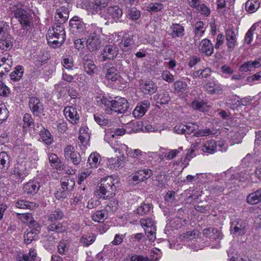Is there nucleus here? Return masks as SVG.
I'll return each instance as SVG.
<instances>
[{"mask_svg": "<svg viewBox=\"0 0 261 261\" xmlns=\"http://www.w3.org/2000/svg\"><path fill=\"white\" fill-rule=\"evenodd\" d=\"M9 111L6 108V106L1 105L0 106V124L3 123L8 117Z\"/></svg>", "mask_w": 261, "mask_h": 261, "instance_id": "obj_56", "label": "nucleus"}, {"mask_svg": "<svg viewBox=\"0 0 261 261\" xmlns=\"http://www.w3.org/2000/svg\"><path fill=\"white\" fill-rule=\"evenodd\" d=\"M38 236L35 234L33 231L28 229L24 235V242L27 244H30L33 240L37 239Z\"/></svg>", "mask_w": 261, "mask_h": 261, "instance_id": "obj_49", "label": "nucleus"}, {"mask_svg": "<svg viewBox=\"0 0 261 261\" xmlns=\"http://www.w3.org/2000/svg\"><path fill=\"white\" fill-rule=\"evenodd\" d=\"M11 175H15L16 178H23L26 175L22 169H20L18 166H15L10 171Z\"/></svg>", "mask_w": 261, "mask_h": 261, "instance_id": "obj_53", "label": "nucleus"}, {"mask_svg": "<svg viewBox=\"0 0 261 261\" xmlns=\"http://www.w3.org/2000/svg\"><path fill=\"white\" fill-rule=\"evenodd\" d=\"M191 106L194 110H198L201 112H204L208 110V106L204 100L193 101L192 102Z\"/></svg>", "mask_w": 261, "mask_h": 261, "instance_id": "obj_35", "label": "nucleus"}, {"mask_svg": "<svg viewBox=\"0 0 261 261\" xmlns=\"http://www.w3.org/2000/svg\"><path fill=\"white\" fill-rule=\"evenodd\" d=\"M145 234L148 237V239L151 241L153 242L156 237H155V227H152L150 229L149 228H145L144 229Z\"/></svg>", "mask_w": 261, "mask_h": 261, "instance_id": "obj_61", "label": "nucleus"}, {"mask_svg": "<svg viewBox=\"0 0 261 261\" xmlns=\"http://www.w3.org/2000/svg\"><path fill=\"white\" fill-rule=\"evenodd\" d=\"M92 32L87 40V46L90 51H94L100 47V34L102 33V29L95 25H92Z\"/></svg>", "mask_w": 261, "mask_h": 261, "instance_id": "obj_3", "label": "nucleus"}, {"mask_svg": "<svg viewBox=\"0 0 261 261\" xmlns=\"http://www.w3.org/2000/svg\"><path fill=\"white\" fill-rule=\"evenodd\" d=\"M60 38L58 35H56L55 34L51 35L49 32H47L46 34L48 43L53 48H57L61 46L65 41V40L61 41L60 39L59 40Z\"/></svg>", "mask_w": 261, "mask_h": 261, "instance_id": "obj_26", "label": "nucleus"}, {"mask_svg": "<svg viewBox=\"0 0 261 261\" xmlns=\"http://www.w3.org/2000/svg\"><path fill=\"white\" fill-rule=\"evenodd\" d=\"M62 189L68 192L71 190L74 186V180L70 177L63 178L61 180Z\"/></svg>", "mask_w": 261, "mask_h": 261, "instance_id": "obj_32", "label": "nucleus"}, {"mask_svg": "<svg viewBox=\"0 0 261 261\" xmlns=\"http://www.w3.org/2000/svg\"><path fill=\"white\" fill-rule=\"evenodd\" d=\"M174 89L177 92L184 93L187 92L188 86L185 82L177 81L173 84Z\"/></svg>", "mask_w": 261, "mask_h": 261, "instance_id": "obj_42", "label": "nucleus"}, {"mask_svg": "<svg viewBox=\"0 0 261 261\" xmlns=\"http://www.w3.org/2000/svg\"><path fill=\"white\" fill-rule=\"evenodd\" d=\"M197 231H188L186 232L181 233L179 237V239L181 240H191L195 238L196 235L197 234Z\"/></svg>", "mask_w": 261, "mask_h": 261, "instance_id": "obj_51", "label": "nucleus"}, {"mask_svg": "<svg viewBox=\"0 0 261 261\" xmlns=\"http://www.w3.org/2000/svg\"><path fill=\"white\" fill-rule=\"evenodd\" d=\"M13 61L12 56L9 54H5L0 58V79H2L11 69Z\"/></svg>", "mask_w": 261, "mask_h": 261, "instance_id": "obj_10", "label": "nucleus"}, {"mask_svg": "<svg viewBox=\"0 0 261 261\" xmlns=\"http://www.w3.org/2000/svg\"><path fill=\"white\" fill-rule=\"evenodd\" d=\"M154 100L161 105L167 104L170 100V97L168 92H165L156 94L153 96Z\"/></svg>", "mask_w": 261, "mask_h": 261, "instance_id": "obj_30", "label": "nucleus"}, {"mask_svg": "<svg viewBox=\"0 0 261 261\" xmlns=\"http://www.w3.org/2000/svg\"><path fill=\"white\" fill-rule=\"evenodd\" d=\"M214 46L211 41L207 39H203L199 44V51L206 56H211L214 53Z\"/></svg>", "mask_w": 261, "mask_h": 261, "instance_id": "obj_15", "label": "nucleus"}, {"mask_svg": "<svg viewBox=\"0 0 261 261\" xmlns=\"http://www.w3.org/2000/svg\"><path fill=\"white\" fill-rule=\"evenodd\" d=\"M70 29L72 32L82 33L85 29V23L83 19L77 16H73L69 21Z\"/></svg>", "mask_w": 261, "mask_h": 261, "instance_id": "obj_14", "label": "nucleus"}, {"mask_svg": "<svg viewBox=\"0 0 261 261\" xmlns=\"http://www.w3.org/2000/svg\"><path fill=\"white\" fill-rule=\"evenodd\" d=\"M133 44L134 41L132 36H127L123 38L119 45L123 52H126L133 48Z\"/></svg>", "mask_w": 261, "mask_h": 261, "instance_id": "obj_28", "label": "nucleus"}, {"mask_svg": "<svg viewBox=\"0 0 261 261\" xmlns=\"http://www.w3.org/2000/svg\"><path fill=\"white\" fill-rule=\"evenodd\" d=\"M119 48L115 44H109L104 46L101 51L102 60H112L116 58L118 54Z\"/></svg>", "mask_w": 261, "mask_h": 261, "instance_id": "obj_9", "label": "nucleus"}, {"mask_svg": "<svg viewBox=\"0 0 261 261\" xmlns=\"http://www.w3.org/2000/svg\"><path fill=\"white\" fill-rule=\"evenodd\" d=\"M49 231L60 233L65 231V228L61 223H52L48 226Z\"/></svg>", "mask_w": 261, "mask_h": 261, "instance_id": "obj_50", "label": "nucleus"}, {"mask_svg": "<svg viewBox=\"0 0 261 261\" xmlns=\"http://www.w3.org/2000/svg\"><path fill=\"white\" fill-rule=\"evenodd\" d=\"M204 88L205 91L210 94H219L222 90L221 85L215 81L208 82Z\"/></svg>", "mask_w": 261, "mask_h": 261, "instance_id": "obj_19", "label": "nucleus"}, {"mask_svg": "<svg viewBox=\"0 0 261 261\" xmlns=\"http://www.w3.org/2000/svg\"><path fill=\"white\" fill-rule=\"evenodd\" d=\"M40 136L42 141L46 144L50 145L53 142V137L50 132L43 128L40 132Z\"/></svg>", "mask_w": 261, "mask_h": 261, "instance_id": "obj_36", "label": "nucleus"}, {"mask_svg": "<svg viewBox=\"0 0 261 261\" xmlns=\"http://www.w3.org/2000/svg\"><path fill=\"white\" fill-rule=\"evenodd\" d=\"M48 160L51 167L56 168L57 170H62L64 169V164L61 162L60 159L55 153L49 154Z\"/></svg>", "mask_w": 261, "mask_h": 261, "instance_id": "obj_27", "label": "nucleus"}, {"mask_svg": "<svg viewBox=\"0 0 261 261\" xmlns=\"http://www.w3.org/2000/svg\"><path fill=\"white\" fill-rule=\"evenodd\" d=\"M247 202L250 204H255L260 202V198H259L258 193L257 190L255 192L250 194L247 198Z\"/></svg>", "mask_w": 261, "mask_h": 261, "instance_id": "obj_47", "label": "nucleus"}, {"mask_svg": "<svg viewBox=\"0 0 261 261\" xmlns=\"http://www.w3.org/2000/svg\"><path fill=\"white\" fill-rule=\"evenodd\" d=\"M107 13L109 17L114 19L115 21H121L123 12L122 9L118 5L109 7L107 8Z\"/></svg>", "mask_w": 261, "mask_h": 261, "instance_id": "obj_18", "label": "nucleus"}, {"mask_svg": "<svg viewBox=\"0 0 261 261\" xmlns=\"http://www.w3.org/2000/svg\"><path fill=\"white\" fill-rule=\"evenodd\" d=\"M168 33L172 38H181L185 35V29L179 23H172L169 28Z\"/></svg>", "mask_w": 261, "mask_h": 261, "instance_id": "obj_16", "label": "nucleus"}, {"mask_svg": "<svg viewBox=\"0 0 261 261\" xmlns=\"http://www.w3.org/2000/svg\"><path fill=\"white\" fill-rule=\"evenodd\" d=\"M150 106V102L148 100H143L139 102L133 112V114L135 118L143 117Z\"/></svg>", "mask_w": 261, "mask_h": 261, "instance_id": "obj_13", "label": "nucleus"}, {"mask_svg": "<svg viewBox=\"0 0 261 261\" xmlns=\"http://www.w3.org/2000/svg\"><path fill=\"white\" fill-rule=\"evenodd\" d=\"M64 114L67 120L72 124H77L80 119V116L76 109L72 106L66 107L64 110Z\"/></svg>", "mask_w": 261, "mask_h": 261, "instance_id": "obj_11", "label": "nucleus"}, {"mask_svg": "<svg viewBox=\"0 0 261 261\" xmlns=\"http://www.w3.org/2000/svg\"><path fill=\"white\" fill-rule=\"evenodd\" d=\"M259 7V3L256 0H248L246 3V9L249 13L255 12Z\"/></svg>", "mask_w": 261, "mask_h": 261, "instance_id": "obj_43", "label": "nucleus"}, {"mask_svg": "<svg viewBox=\"0 0 261 261\" xmlns=\"http://www.w3.org/2000/svg\"><path fill=\"white\" fill-rule=\"evenodd\" d=\"M163 8V5L161 3H155L150 4L147 7V10L151 12H158Z\"/></svg>", "mask_w": 261, "mask_h": 261, "instance_id": "obj_57", "label": "nucleus"}, {"mask_svg": "<svg viewBox=\"0 0 261 261\" xmlns=\"http://www.w3.org/2000/svg\"><path fill=\"white\" fill-rule=\"evenodd\" d=\"M76 152L74 147L71 145L66 146L64 149V156L67 160H69V158Z\"/></svg>", "mask_w": 261, "mask_h": 261, "instance_id": "obj_59", "label": "nucleus"}, {"mask_svg": "<svg viewBox=\"0 0 261 261\" xmlns=\"http://www.w3.org/2000/svg\"><path fill=\"white\" fill-rule=\"evenodd\" d=\"M64 217V213L60 209L53 211L48 216V220L52 222L61 220Z\"/></svg>", "mask_w": 261, "mask_h": 261, "instance_id": "obj_40", "label": "nucleus"}, {"mask_svg": "<svg viewBox=\"0 0 261 261\" xmlns=\"http://www.w3.org/2000/svg\"><path fill=\"white\" fill-rule=\"evenodd\" d=\"M110 2L111 0H93L90 3L85 1L82 3L81 8L93 12L106 7Z\"/></svg>", "mask_w": 261, "mask_h": 261, "instance_id": "obj_6", "label": "nucleus"}, {"mask_svg": "<svg viewBox=\"0 0 261 261\" xmlns=\"http://www.w3.org/2000/svg\"><path fill=\"white\" fill-rule=\"evenodd\" d=\"M106 211V210H99L96 211L92 216V220L97 222H100L101 220L103 221L107 214Z\"/></svg>", "mask_w": 261, "mask_h": 261, "instance_id": "obj_48", "label": "nucleus"}, {"mask_svg": "<svg viewBox=\"0 0 261 261\" xmlns=\"http://www.w3.org/2000/svg\"><path fill=\"white\" fill-rule=\"evenodd\" d=\"M151 253L153 254H157V253L154 251H153ZM158 259V257H155L154 255H151L149 257H148L147 256L135 254L132 255L130 258L131 261H157Z\"/></svg>", "mask_w": 261, "mask_h": 261, "instance_id": "obj_34", "label": "nucleus"}, {"mask_svg": "<svg viewBox=\"0 0 261 261\" xmlns=\"http://www.w3.org/2000/svg\"><path fill=\"white\" fill-rule=\"evenodd\" d=\"M23 73V67L20 65H18L15 67L14 70L10 73V76L11 80L15 82L18 81L22 77Z\"/></svg>", "mask_w": 261, "mask_h": 261, "instance_id": "obj_33", "label": "nucleus"}, {"mask_svg": "<svg viewBox=\"0 0 261 261\" xmlns=\"http://www.w3.org/2000/svg\"><path fill=\"white\" fill-rule=\"evenodd\" d=\"M248 223L245 220L234 218L231 220V229L233 233L238 236H243L246 233Z\"/></svg>", "mask_w": 261, "mask_h": 261, "instance_id": "obj_5", "label": "nucleus"}, {"mask_svg": "<svg viewBox=\"0 0 261 261\" xmlns=\"http://www.w3.org/2000/svg\"><path fill=\"white\" fill-rule=\"evenodd\" d=\"M216 142L213 140H207L201 146V150L204 153L213 154L217 150Z\"/></svg>", "mask_w": 261, "mask_h": 261, "instance_id": "obj_25", "label": "nucleus"}, {"mask_svg": "<svg viewBox=\"0 0 261 261\" xmlns=\"http://www.w3.org/2000/svg\"><path fill=\"white\" fill-rule=\"evenodd\" d=\"M100 155L97 152H93L90 155L88 164H89L90 168H96L100 162Z\"/></svg>", "mask_w": 261, "mask_h": 261, "instance_id": "obj_37", "label": "nucleus"}, {"mask_svg": "<svg viewBox=\"0 0 261 261\" xmlns=\"http://www.w3.org/2000/svg\"><path fill=\"white\" fill-rule=\"evenodd\" d=\"M15 206L19 208L33 210L38 207V205L34 202H29L25 200H18L16 202Z\"/></svg>", "mask_w": 261, "mask_h": 261, "instance_id": "obj_31", "label": "nucleus"}, {"mask_svg": "<svg viewBox=\"0 0 261 261\" xmlns=\"http://www.w3.org/2000/svg\"><path fill=\"white\" fill-rule=\"evenodd\" d=\"M73 164L75 166L80 165L82 162V157L78 152H75L69 158Z\"/></svg>", "mask_w": 261, "mask_h": 261, "instance_id": "obj_62", "label": "nucleus"}, {"mask_svg": "<svg viewBox=\"0 0 261 261\" xmlns=\"http://www.w3.org/2000/svg\"><path fill=\"white\" fill-rule=\"evenodd\" d=\"M140 88L145 94L151 95L157 90V86L152 81H142L140 84Z\"/></svg>", "mask_w": 261, "mask_h": 261, "instance_id": "obj_17", "label": "nucleus"}, {"mask_svg": "<svg viewBox=\"0 0 261 261\" xmlns=\"http://www.w3.org/2000/svg\"><path fill=\"white\" fill-rule=\"evenodd\" d=\"M136 173L139 174L143 178V180L148 179L153 175L152 170L149 169H143L138 170Z\"/></svg>", "mask_w": 261, "mask_h": 261, "instance_id": "obj_54", "label": "nucleus"}, {"mask_svg": "<svg viewBox=\"0 0 261 261\" xmlns=\"http://www.w3.org/2000/svg\"><path fill=\"white\" fill-rule=\"evenodd\" d=\"M203 22L201 21H199L196 23L194 30L195 40L199 39V38L203 34L204 31L202 30L203 28Z\"/></svg>", "mask_w": 261, "mask_h": 261, "instance_id": "obj_45", "label": "nucleus"}, {"mask_svg": "<svg viewBox=\"0 0 261 261\" xmlns=\"http://www.w3.org/2000/svg\"><path fill=\"white\" fill-rule=\"evenodd\" d=\"M12 11L14 13L15 17L18 19L19 21L23 27H27L30 25L32 22V16L30 12L17 7Z\"/></svg>", "mask_w": 261, "mask_h": 261, "instance_id": "obj_7", "label": "nucleus"}, {"mask_svg": "<svg viewBox=\"0 0 261 261\" xmlns=\"http://www.w3.org/2000/svg\"><path fill=\"white\" fill-rule=\"evenodd\" d=\"M10 157L5 151L0 152V169L2 171L7 170L9 166Z\"/></svg>", "mask_w": 261, "mask_h": 261, "instance_id": "obj_29", "label": "nucleus"}, {"mask_svg": "<svg viewBox=\"0 0 261 261\" xmlns=\"http://www.w3.org/2000/svg\"><path fill=\"white\" fill-rule=\"evenodd\" d=\"M203 235L211 240H220L222 236L220 231L214 228L210 227L205 228L203 230Z\"/></svg>", "mask_w": 261, "mask_h": 261, "instance_id": "obj_24", "label": "nucleus"}, {"mask_svg": "<svg viewBox=\"0 0 261 261\" xmlns=\"http://www.w3.org/2000/svg\"><path fill=\"white\" fill-rule=\"evenodd\" d=\"M129 108V103L127 99L120 97L117 99L112 100L111 109H106V112L108 114H112V111L122 114L127 111Z\"/></svg>", "mask_w": 261, "mask_h": 261, "instance_id": "obj_4", "label": "nucleus"}, {"mask_svg": "<svg viewBox=\"0 0 261 261\" xmlns=\"http://www.w3.org/2000/svg\"><path fill=\"white\" fill-rule=\"evenodd\" d=\"M182 150V147H180L176 149H171L165 155V158L167 160H171L174 159L178 153H179Z\"/></svg>", "mask_w": 261, "mask_h": 261, "instance_id": "obj_55", "label": "nucleus"}, {"mask_svg": "<svg viewBox=\"0 0 261 261\" xmlns=\"http://www.w3.org/2000/svg\"><path fill=\"white\" fill-rule=\"evenodd\" d=\"M91 172V170L87 168L79 174L77 180L78 184H81L82 182L90 175Z\"/></svg>", "mask_w": 261, "mask_h": 261, "instance_id": "obj_63", "label": "nucleus"}, {"mask_svg": "<svg viewBox=\"0 0 261 261\" xmlns=\"http://www.w3.org/2000/svg\"><path fill=\"white\" fill-rule=\"evenodd\" d=\"M13 38L11 36L5 37L0 39V48L2 49L7 50L10 49L13 46Z\"/></svg>", "mask_w": 261, "mask_h": 261, "instance_id": "obj_38", "label": "nucleus"}, {"mask_svg": "<svg viewBox=\"0 0 261 261\" xmlns=\"http://www.w3.org/2000/svg\"><path fill=\"white\" fill-rule=\"evenodd\" d=\"M127 15L128 18L132 20H138L141 16L140 11L136 8H129L127 10Z\"/></svg>", "mask_w": 261, "mask_h": 261, "instance_id": "obj_44", "label": "nucleus"}, {"mask_svg": "<svg viewBox=\"0 0 261 261\" xmlns=\"http://www.w3.org/2000/svg\"><path fill=\"white\" fill-rule=\"evenodd\" d=\"M120 63L119 61H117L114 62H107L104 64L102 71L107 80L114 82L117 81H120L121 76L119 71L123 70L121 67H118Z\"/></svg>", "mask_w": 261, "mask_h": 261, "instance_id": "obj_2", "label": "nucleus"}, {"mask_svg": "<svg viewBox=\"0 0 261 261\" xmlns=\"http://www.w3.org/2000/svg\"><path fill=\"white\" fill-rule=\"evenodd\" d=\"M96 236L94 234H84L81 237L80 242L84 246L88 247L94 242Z\"/></svg>", "mask_w": 261, "mask_h": 261, "instance_id": "obj_39", "label": "nucleus"}, {"mask_svg": "<svg viewBox=\"0 0 261 261\" xmlns=\"http://www.w3.org/2000/svg\"><path fill=\"white\" fill-rule=\"evenodd\" d=\"M63 23L60 22L56 23L53 26L52 29H49L48 32L49 34H51V35L55 34L56 35H58L60 37L59 40L60 39L61 41L65 40L66 34Z\"/></svg>", "mask_w": 261, "mask_h": 261, "instance_id": "obj_20", "label": "nucleus"}, {"mask_svg": "<svg viewBox=\"0 0 261 261\" xmlns=\"http://www.w3.org/2000/svg\"><path fill=\"white\" fill-rule=\"evenodd\" d=\"M23 120L24 122L23 127L24 128L31 126L33 123V119L31 115L28 113H26L24 115Z\"/></svg>", "mask_w": 261, "mask_h": 261, "instance_id": "obj_64", "label": "nucleus"}, {"mask_svg": "<svg viewBox=\"0 0 261 261\" xmlns=\"http://www.w3.org/2000/svg\"><path fill=\"white\" fill-rule=\"evenodd\" d=\"M152 208V205L151 204L143 203L138 206L136 210V213L141 216L146 215L150 212Z\"/></svg>", "mask_w": 261, "mask_h": 261, "instance_id": "obj_41", "label": "nucleus"}, {"mask_svg": "<svg viewBox=\"0 0 261 261\" xmlns=\"http://www.w3.org/2000/svg\"><path fill=\"white\" fill-rule=\"evenodd\" d=\"M29 229L33 231L35 234H37L38 236L41 230V225L35 220L31 221Z\"/></svg>", "mask_w": 261, "mask_h": 261, "instance_id": "obj_58", "label": "nucleus"}, {"mask_svg": "<svg viewBox=\"0 0 261 261\" xmlns=\"http://www.w3.org/2000/svg\"><path fill=\"white\" fill-rule=\"evenodd\" d=\"M94 118L95 121L100 126H106L110 122L109 120L102 114L96 113L94 115Z\"/></svg>", "mask_w": 261, "mask_h": 261, "instance_id": "obj_46", "label": "nucleus"}, {"mask_svg": "<svg viewBox=\"0 0 261 261\" xmlns=\"http://www.w3.org/2000/svg\"><path fill=\"white\" fill-rule=\"evenodd\" d=\"M69 17V10L65 7L62 6L56 10L55 19L57 21L61 23H65Z\"/></svg>", "mask_w": 261, "mask_h": 261, "instance_id": "obj_21", "label": "nucleus"}, {"mask_svg": "<svg viewBox=\"0 0 261 261\" xmlns=\"http://www.w3.org/2000/svg\"><path fill=\"white\" fill-rule=\"evenodd\" d=\"M117 179L112 176H107L101 180L94 191L95 195L99 199H108L113 197L116 191Z\"/></svg>", "mask_w": 261, "mask_h": 261, "instance_id": "obj_1", "label": "nucleus"}, {"mask_svg": "<svg viewBox=\"0 0 261 261\" xmlns=\"http://www.w3.org/2000/svg\"><path fill=\"white\" fill-rule=\"evenodd\" d=\"M83 62L84 64V70L89 75H93L96 70V66L94 61L89 58L88 56H85L83 58Z\"/></svg>", "mask_w": 261, "mask_h": 261, "instance_id": "obj_22", "label": "nucleus"}, {"mask_svg": "<svg viewBox=\"0 0 261 261\" xmlns=\"http://www.w3.org/2000/svg\"><path fill=\"white\" fill-rule=\"evenodd\" d=\"M40 188L39 184L36 181H30L23 186V191L27 194L34 195L37 193Z\"/></svg>", "mask_w": 261, "mask_h": 261, "instance_id": "obj_23", "label": "nucleus"}, {"mask_svg": "<svg viewBox=\"0 0 261 261\" xmlns=\"http://www.w3.org/2000/svg\"><path fill=\"white\" fill-rule=\"evenodd\" d=\"M29 107L34 115L39 116L44 110L43 105L37 97H32L30 98Z\"/></svg>", "mask_w": 261, "mask_h": 261, "instance_id": "obj_12", "label": "nucleus"}, {"mask_svg": "<svg viewBox=\"0 0 261 261\" xmlns=\"http://www.w3.org/2000/svg\"><path fill=\"white\" fill-rule=\"evenodd\" d=\"M9 27L6 23L0 22V39L10 36L9 34Z\"/></svg>", "mask_w": 261, "mask_h": 261, "instance_id": "obj_52", "label": "nucleus"}, {"mask_svg": "<svg viewBox=\"0 0 261 261\" xmlns=\"http://www.w3.org/2000/svg\"><path fill=\"white\" fill-rule=\"evenodd\" d=\"M255 27L252 25L248 31L245 36V42L249 44L253 39V32L255 30Z\"/></svg>", "mask_w": 261, "mask_h": 261, "instance_id": "obj_60", "label": "nucleus"}, {"mask_svg": "<svg viewBox=\"0 0 261 261\" xmlns=\"http://www.w3.org/2000/svg\"><path fill=\"white\" fill-rule=\"evenodd\" d=\"M238 31L232 28H229L226 30V44L229 51H233L235 47L238 45Z\"/></svg>", "mask_w": 261, "mask_h": 261, "instance_id": "obj_8", "label": "nucleus"}]
</instances>
